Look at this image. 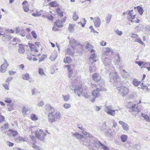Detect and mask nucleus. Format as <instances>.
<instances>
[{
    "instance_id": "1",
    "label": "nucleus",
    "mask_w": 150,
    "mask_h": 150,
    "mask_svg": "<svg viewBox=\"0 0 150 150\" xmlns=\"http://www.w3.org/2000/svg\"><path fill=\"white\" fill-rule=\"evenodd\" d=\"M102 59L103 62L105 66L106 70L110 73L109 75L110 79L115 81L118 78V76L117 72H112V71H114V68L111 63V59L108 58L104 57L103 56Z\"/></svg>"
},
{
    "instance_id": "2",
    "label": "nucleus",
    "mask_w": 150,
    "mask_h": 150,
    "mask_svg": "<svg viewBox=\"0 0 150 150\" xmlns=\"http://www.w3.org/2000/svg\"><path fill=\"white\" fill-rule=\"evenodd\" d=\"M91 87L93 88H96L93 90L92 92V95L94 98L92 99L91 101L93 103L95 101V98H98L100 96L99 92L100 91H103L105 90L104 88L102 86H101L99 84H97V85L94 84L93 83L91 84Z\"/></svg>"
},
{
    "instance_id": "3",
    "label": "nucleus",
    "mask_w": 150,
    "mask_h": 150,
    "mask_svg": "<svg viewBox=\"0 0 150 150\" xmlns=\"http://www.w3.org/2000/svg\"><path fill=\"white\" fill-rule=\"evenodd\" d=\"M73 135L76 139H78L84 145L86 146L91 145V140L88 138H87V137H86L85 136H83L78 132H76Z\"/></svg>"
},
{
    "instance_id": "4",
    "label": "nucleus",
    "mask_w": 150,
    "mask_h": 150,
    "mask_svg": "<svg viewBox=\"0 0 150 150\" xmlns=\"http://www.w3.org/2000/svg\"><path fill=\"white\" fill-rule=\"evenodd\" d=\"M117 110H113V107L112 105H107L105 106L104 111L108 115L112 116H115L116 115L115 111Z\"/></svg>"
},
{
    "instance_id": "5",
    "label": "nucleus",
    "mask_w": 150,
    "mask_h": 150,
    "mask_svg": "<svg viewBox=\"0 0 150 150\" xmlns=\"http://www.w3.org/2000/svg\"><path fill=\"white\" fill-rule=\"evenodd\" d=\"M35 135L38 139L41 141H43L45 139L46 134L42 130L40 129L36 131Z\"/></svg>"
},
{
    "instance_id": "6",
    "label": "nucleus",
    "mask_w": 150,
    "mask_h": 150,
    "mask_svg": "<svg viewBox=\"0 0 150 150\" xmlns=\"http://www.w3.org/2000/svg\"><path fill=\"white\" fill-rule=\"evenodd\" d=\"M136 106V104L132 102H129L127 103V107L132 112H135L137 113L140 112V110L138 108V106Z\"/></svg>"
},
{
    "instance_id": "7",
    "label": "nucleus",
    "mask_w": 150,
    "mask_h": 150,
    "mask_svg": "<svg viewBox=\"0 0 150 150\" xmlns=\"http://www.w3.org/2000/svg\"><path fill=\"white\" fill-rule=\"evenodd\" d=\"M128 18L129 20L131 22L137 23L139 22V20L137 18H135L136 14L134 13H131L130 11H128Z\"/></svg>"
},
{
    "instance_id": "8",
    "label": "nucleus",
    "mask_w": 150,
    "mask_h": 150,
    "mask_svg": "<svg viewBox=\"0 0 150 150\" xmlns=\"http://www.w3.org/2000/svg\"><path fill=\"white\" fill-rule=\"evenodd\" d=\"M72 85L75 86H75L74 88H73V87L72 88H71V89L72 90H74V92L76 93H77L79 96H82L83 91L82 90L81 87V86L80 85H75V83H72Z\"/></svg>"
},
{
    "instance_id": "9",
    "label": "nucleus",
    "mask_w": 150,
    "mask_h": 150,
    "mask_svg": "<svg viewBox=\"0 0 150 150\" xmlns=\"http://www.w3.org/2000/svg\"><path fill=\"white\" fill-rule=\"evenodd\" d=\"M120 93L123 96L127 95L129 91V90L128 87L122 86L118 89Z\"/></svg>"
},
{
    "instance_id": "10",
    "label": "nucleus",
    "mask_w": 150,
    "mask_h": 150,
    "mask_svg": "<svg viewBox=\"0 0 150 150\" xmlns=\"http://www.w3.org/2000/svg\"><path fill=\"white\" fill-rule=\"evenodd\" d=\"M4 60V63L1 65L0 67V72L1 73H4L5 72L7 68L9 65L7 60L5 59Z\"/></svg>"
},
{
    "instance_id": "11",
    "label": "nucleus",
    "mask_w": 150,
    "mask_h": 150,
    "mask_svg": "<svg viewBox=\"0 0 150 150\" xmlns=\"http://www.w3.org/2000/svg\"><path fill=\"white\" fill-rule=\"evenodd\" d=\"M95 51L93 50L92 49L91 50V54L89 58V59L91 62L93 61V62H96L97 60V56L95 54ZM91 62L92 63V62Z\"/></svg>"
},
{
    "instance_id": "12",
    "label": "nucleus",
    "mask_w": 150,
    "mask_h": 150,
    "mask_svg": "<svg viewBox=\"0 0 150 150\" xmlns=\"http://www.w3.org/2000/svg\"><path fill=\"white\" fill-rule=\"evenodd\" d=\"M93 22L95 27L97 28L99 27L101 24V21L99 17L97 16L94 17Z\"/></svg>"
},
{
    "instance_id": "13",
    "label": "nucleus",
    "mask_w": 150,
    "mask_h": 150,
    "mask_svg": "<svg viewBox=\"0 0 150 150\" xmlns=\"http://www.w3.org/2000/svg\"><path fill=\"white\" fill-rule=\"evenodd\" d=\"M118 123L121 125L122 128L125 131H127L129 129V126L127 124L122 121H119Z\"/></svg>"
},
{
    "instance_id": "14",
    "label": "nucleus",
    "mask_w": 150,
    "mask_h": 150,
    "mask_svg": "<svg viewBox=\"0 0 150 150\" xmlns=\"http://www.w3.org/2000/svg\"><path fill=\"white\" fill-rule=\"evenodd\" d=\"M92 78L93 80L96 81H98L101 79V76L97 73H95L92 75Z\"/></svg>"
},
{
    "instance_id": "15",
    "label": "nucleus",
    "mask_w": 150,
    "mask_h": 150,
    "mask_svg": "<svg viewBox=\"0 0 150 150\" xmlns=\"http://www.w3.org/2000/svg\"><path fill=\"white\" fill-rule=\"evenodd\" d=\"M110 52H112V50L108 47L105 48L102 50V53L103 55H108V54Z\"/></svg>"
},
{
    "instance_id": "16",
    "label": "nucleus",
    "mask_w": 150,
    "mask_h": 150,
    "mask_svg": "<svg viewBox=\"0 0 150 150\" xmlns=\"http://www.w3.org/2000/svg\"><path fill=\"white\" fill-rule=\"evenodd\" d=\"M69 43L70 44L72 48H74L75 45H79L80 44L75 41L74 39H71L70 40Z\"/></svg>"
},
{
    "instance_id": "17",
    "label": "nucleus",
    "mask_w": 150,
    "mask_h": 150,
    "mask_svg": "<svg viewBox=\"0 0 150 150\" xmlns=\"http://www.w3.org/2000/svg\"><path fill=\"white\" fill-rule=\"evenodd\" d=\"M116 61L115 64L117 66H120L121 65V58L119 54L117 55V57H115Z\"/></svg>"
},
{
    "instance_id": "18",
    "label": "nucleus",
    "mask_w": 150,
    "mask_h": 150,
    "mask_svg": "<svg viewBox=\"0 0 150 150\" xmlns=\"http://www.w3.org/2000/svg\"><path fill=\"white\" fill-rule=\"evenodd\" d=\"M49 121L50 122L52 123L55 121V120L54 117V115L53 112H51L48 115Z\"/></svg>"
},
{
    "instance_id": "19",
    "label": "nucleus",
    "mask_w": 150,
    "mask_h": 150,
    "mask_svg": "<svg viewBox=\"0 0 150 150\" xmlns=\"http://www.w3.org/2000/svg\"><path fill=\"white\" fill-rule=\"evenodd\" d=\"M28 45L31 51H34L36 52H38V50L36 48V47L35 45L30 43H29Z\"/></svg>"
},
{
    "instance_id": "20",
    "label": "nucleus",
    "mask_w": 150,
    "mask_h": 150,
    "mask_svg": "<svg viewBox=\"0 0 150 150\" xmlns=\"http://www.w3.org/2000/svg\"><path fill=\"white\" fill-rule=\"evenodd\" d=\"M65 67H67L69 76V78H71V74L73 73V71L71 68L70 65H66Z\"/></svg>"
},
{
    "instance_id": "21",
    "label": "nucleus",
    "mask_w": 150,
    "mask_h": 150,
    "mask_svg": "<svg viewBox=\"0 0 150 150\" xmlns=\"http://www.w3.org/2000/svg\"><path fill=\"white\" fill-rule=\"evenodd\" d=\"M9 128V125L8 123L4 124L3 126L1 127L0 129L2 132L5 130Z\"/></svg>"
},
{
    "instance_id": "22",
    "label": "nucleus",
    "mask_w": 150,
    "mask_h": 150,
    "mask_svg": "<svg viewBox=\"0 0 150 150\" xmlns=\"http://www.w3.org/2000/svg\"><path fill=\"white\" fill-rule=\"evenodd\" d=\"M120 139L122 142H125L128 139V136L125 134H123L121 135Z\"/></svg>"
},
{
    "instance_id": "23",
    "label": "nucleus",
    "mask_w": 150,
    "mask_h": 150,
    "mask_svg": "<svg viewBox=\"0 0 150 150\" xmlns=\"http://www.w3.org/2000/svg\"><path fill=\"white\" fill-rule=\"evenodd\" d=\"M57 56V52H53L51 55L50 59L52 61H54Z\"/></svg>"
},
{
    "instance_id": "24",
    "label": "nucleus",
    "mask_w": 150,
    "mask_h": 150,
    "mask_svg": "<svg viewBox=\"0 0 150 150\" xmlns=\"http://www.w3.org/2000/svg\"><path fill=\"white\" fill-rule=\"evenodd\" d=\"M18 52L20 53H23L25 51L23 46L21 44H19L18 46Z\"/></svg>"
},
{
    "instance_id": "25",
    "label": "nucleus",
    "mask_w": 150,
    "mask_h": 150,
    "mask_svg": "<svg viewBox=\"0 0 150 150\" xmlns=\"http://www.w3.org/2000/svg\"><path fill=\"white\" fill-rule=\"evenodd\" d=\"M112 15L110 14H107L105 17V22L106 23H109L111 20L112 18Z\"/></svg>"
},
{
    "instance_id": "26",
    "label": "nucleus",
    "mask_w": 150,
    "mask_h": 150,
    "mask_svg": "<svg viewBox=\"0 0 150 150\" xmlns=\"http://www.w3.org/2000/svg\"><path fill=\"white\" fill-rule=\"evenodd\" d=\"M27 141V139L26 137L23 138L21 136L17 137L16 139V141L18 142H20L21 141Z\"/></svg>"
},
{
    "instance_id": "27",
    "label": "nucleus",
    "mask_w": 150,
    "mask_h": 150,
    "mask_svg": "<svg viewBox=\"0 0 150 150\" xmlns=\"http://www.w3.org/2000/svg\"><path fill=\"white\" fill-rule=\"evenodd\" d=\"M54 117L56 120H59L61 117V115L60 113L59 112H56L54 115Z\"/></svg>"
},
{
    "instance_id": "28",
    "label": "nucleus",
    "mask_w": 150,
    "mask_h": 150,
    "mask_svg": "<svg viewBox=\"0 0 150 150\" xmlns=\"http://www.w3.org/2000/svg\"><path fill=\"white\" fill-rule=\"evenodd\" d=\"M94 143L96 147L98 149L102 148V146L103 144L100 142L98 141H96Z\"/></svg>"
},
{
    "instance_id": "29",
    "label": "nucleus",
    "mask_w": 150,
    "mask_h": 150,
    "mask_svg": "<svg viewBox=\"0 0 150 150\" xmlns=\"http://www.w3.org/2000/svg\"><path fill=\"white\" fill-rule=\"evenodd\" d=\"M133 84L135 86L137 87L140 84L141 82L140 81H138L136 79H133L132 82Z\"/></svg>"
},
{
    "instance_id": "30",
    "label": "nucleus",
    "mask_w": 150,
    "mask_h": 150,
    "mask_svg": "<svg viewBox=\"0 0 150 150\" xmlns=\"http://www.w3.org/2000/svg\"><path fill=\"white\" fill-rule=\"evenodd\" d=\"M132 144H129V146L128 148L129 149H139V146L138 144H134L133 147V148H132Z\"/></svg>"
},
{
    "instance_id": "31",
    "label": "nucleus",
    "mask_w": 150,
    "mask_h": 150,
    "mask_svg": "<svg viewBox=\"0 0 150 150\" xmlns=\"http://www.w3.org/2000/svg\"><path fill=\"white\" fill-rule=\"evenodd\" d=\"M29 111V109L25 107H23L22 110V114L23 115H26L28 114L27 112Z\"/></svg>"
},
{
    "instance_id": "32",
    "label": "nucleus",
    "mask_w": 150,
    "mask_h": 150,
    "mask_svg": "<svg viewBox=\"0 0 150 150\" xmlns=\"http://www.w3.org/2000/svg\"><path fill=\"white\" fill-rule=\"evenodd\" d=\"M96 70V68L94 64H91L89 68V71L91 72H95Z\"/></svg>"
},
{
    "instance_id": "33",
    "label": "nucleus",
    "mask_w": 150,
    "mask_h": 150,
    "mask_svg": "<svg viewBox=\"0 0 150 150\" xmlns=\"http://www.w3.org/2000/svg\"><path fill=\"white\" fill-rule=\"evenodd\" d=\"M62 97L64 99V100L65 101H69L70 98V95L69 94L67 95H62Z\"/></svg>"
},
{
    "instance_id": "34",
    "label": "nucleus",
    "mask_w": 150,
    "mask_h": 150,
    "mask_svg": "<svg viewBox=\"0 0 150 150\" xmlns=\"http://www.w3.org/2000/svg\"><path fill=\"white\" fill-rule=\"evenodd\" d=\"M62 21H60L59 20L57 21L54 23V24L58 28H60L62 26Z\"/></svg>"
},
{
    "instance_id": "35",
    "label": "nucleus",
    "mask_w": 150,
    "mask_h": 150,
    "mask_svg": "<svg viewBox=\"0 0 150 150\" xmlns=\"http://www.w3.org/2000/svg\"><path fill=\"white\" fill-rule=\"evenodd\" d=\"M49 5L52 7H57L59 6V4L55 1L50 2L49 4Z\"/></svg>"
},
{
    "instance_id": "36",
    "label": "nucleus",
    "mask_w": 150,
    "mask_h": 150,
    "mask_svg": "<svg viewBox=\"0 0 150 150\" xmlns=\"http://www.w3.org/2000/svg\"><path fill=\"white\" fill-rule=\"evenodd\" d=\"M30 117L31 119L34 121L37 120L38 119V117L35 114H32L30 116Z\"/></svg>"
},
{
    "instance_id": "37",
    "label": "nucleus",
    "mask_w": 150,
    "mask_h": 150,
    "mask_svg": "<svg viewBox=\"0 0 150 150\" xmlns=\"http://www.w3.org/2000/svg\"><path fill=\"white\" fill-rule=\"evenodd\" d=\"M72 61V59L70 57H67L64 59V62L65 63H70Z\"/></svg>"
},
{
    "instance_id": "38",
    "label": "nucleus",
    "mask_w": 150,
    "mask_h": 150,
    "mask_svg": "<svg viewBox=\"0 0 150 150\" xmlns=\"http://www.w3.org/2000/svg\"><path fill=\"white\" fill-rule=\"evenodd\" d=\"M31 92L32 96L36 95L40 93L38 91V89L36 88L33 89L31 91Z\"/></svg>"
},
{
    "instance_id": "39",
    "label": "nucleus",
    "mask_w": 150,
    "mask_h": 150,
    "mask_svg": "<svg viewBox=\"0 0 150 150\" xmlns=\"http://www.w3.org/2000/svg\"><path fill=\"white\" fill-rule=\"evenodd\" d=\"M8 110L9 111H11L13 110V104H8L7 105Z\"/></svg>"
},
{
    "instance_id": "40",
    "label": "nucleus",
    "mask_w": 150,
    "mask_h": 150,
    "mask_svg": "<svg viewBox=\"0 0 150 150\" xmlns=\"http://www.w3.org/2000/svg\"><path fill=\"white\" fill-rule=\"evenodd\" d=\"M141 116H142L144 119L146 120L147 121L150 122V118L147 115L143 113H142Z\"/></svg>"
},
{
    "instance_id": "41",
    "label": "nucleus",
    "mask_w": 150,
    "mask_h": 150,
    "mask_svg": "<svg viewBox=\"0 0 150 150\" xmlns=\"http://www.w3.org/2000/svg\"><path fill=\"white\" fill-rule=\"evenodd\" d=\"M22 77L23 79L28 80L30 78V76L28 74H25L22 75Z\"/></svg>"
},
{
    "instance_id": "42",
    "label": "nucleus",
    "mask_w": 150,
    "mask_h": 150,
    "mask_svg": "<svg viewBox=\"0 0 150 150\" xmlns=\"http://www.w3.org/2000/svg\"><path fill=\"white\" fill-rule=\"evenodd\" d=\"M82 96H84L86 98H90V96L88 94L87 91H84Z\"/></svg>"
},
{
    "instance_id": "43",
    "label": "nucleus",
    "mask_w": 150,
    "mask_h": 150,
    "mask_svg": "<svg viewBox=\"0 0 150 150\" xmlns=\"http://www.w3.org/2000/svg\"><path fill=\"white\" fill-rule=\"evenodd\" d=\"M66 54L72 56L73 55V52L72 51H71V49L69 48H68L67 50Z\"/></svg>"
},
{
    "instance_id": "44",
    "label": "nucleus",
    "mask_w": 150,
    "mask_h": 150,
    "mask_svg": "<svg viewBox=\"0 0 150 150\" xmlns=\"http://www.w3.org/2000/svg\"><path fill=\"white\" fill-rule=\"evenodd\" d=\"M123 72V78H127L129 76V74L125 70H123L122 71Z\"/></svg>"
},
{
    "instance_id": "45",
    "label": "nucleus",
    "mask_w": 150,
    "mask_h": 150,
    "mask_svg": "<svg viewBox=\"0 0 150 150\" xmlns=\"http://www.w3.org/2000/svg\"><path fill=\"white\" fill-rule=\"evenodd\" d=\"M9 132L13 136H16L18 134V132L17 131H13L10 129L9 130Z\"/></svg>"
},
{
    "instance_id": "46",
    "label": "nucleus",
    "mask_w": 150,
    "mask_h": 150,
    "mask_svg": "<svg viewBox=\"0 0 150 150\" xmlns=\"http://www.w3.org/2000/svg\"><path fill=\"white\" fill-rule=\"evenodd\" d=\"M59 16H62L63 15V12L60 10V8L58 7L56 10Z\"/></svg>"
},
{
    "instance_id": "47",
    "label": "nucleus",
    "mask_w": 150,
    "mask_h": 150,
    "mask_svg": "<svg viewBox=\"0 0 150 150\" xmlns=\"http://www.w3.org/2000/svg\"><path fill=\"white\" fill-rule=\"evenodd\" d=\"M73 18L74 21H76L78 18L79 16L76 12H74L73 14Z\"/></svg>"
},
{
    "instance_id": "48",
    "label": "nucleus",
    "mask_w": 150,
    "mask_h": 150,
    "mask_svg": "<svg viewBox=\"0 0 150 150\" xmlns=\"http://www.w3.org/2000/svg\"><path fill=\"white\" fill-rule=\"evenodd\" d=\"M137 9L139 14L142 15L143 14V11L142 8L141 7L138 6L137 7Z\"/></svg>"
},
{
    "instance_id": "49",
    "label": "nucleus",
    "mask_w": 150,
    "mask_h": 150,
    "mask_svg": "<svg viewBox=\"0 0 150 150\" xmlns=\"http://www.w3.org/2000/svg\"><path fill=\"white\" fill-rule=\"evenodd\" d=\"M134 42H137L140 44H141L143 45H144V44L143 43L142 41L141 40V39L139 38H136L134 41Z\"/></svg>"
},
{
    "instance_id": "50",
    "label": "nucleus",
    "mask_w": 150,
    "mask_h": 150,
    "mask_svg": "<svg viewBox=\"0 0 150 150\" xmlns=\"http://www.w3.org/2000/svg\"><path fill=\"white\" fill-rule=\"evenodd\" d=\"M108 136H112V131L110 129H108L106 132Z\"/></svg>"
},
{
    "instance_id": "51",
    "label": "nucleus",
    "mask_w": 150,
    "mask_h": 150,
    "mask_svg": "<svg viewBox=\"0 0 150 150\" xmlns=\"http://www.w3.org/2000/svg\"><path fill=\"white\" fill-rule=\"evenodd\" d=\"M4 102L8 103H11L12 102V100L11 98L6 97L4 99Z\"/></svg>"
},
{
    "instance_id": "52",
    "label": "nucleus",
    "mask_w": 150,
    "mask_h": 150,
    "mask_svg": "<svg viewBox=\"0 0 150 150\" xmlns=\"http://www.w3.org/2000/svg\"><path fill=\"white\" fill-rule=\"evenodd\" d=\"M23 8L24 11L25 12H28L29 11L28 5H24Z\"/></svg>"
},
{
    "instance_id": "53",
    "label": "nucleus",
    "mask_w": 150,
    "mask_h": 150,
    "mask_svg": "<svg viewBox=\"0 0 150 150\" xmlns=\"http://www.w3.org/2000/svg\"><path fill=\"white\" fill-rule=\"evenodd\" d=\"M86 43H87V45H86V49H88V50H89L90 49L93 48V46L92 45L89 43H88L87 42H86Z\"/></svg>"
},
{
    "instance_id": "54",
    "label": "nucleus",
    "mask_w": 150,
    "mask_h": 150,
    "mask_svg": "<svg viewBox=\"0 0 150 150\" xmlns=\"http://www.w3.org/2000/svg\"><path fill=\"white\" fill-rule=\"evenodd\" d=\"M111 122L112 123V126L114 128H115L117 125V123L115 121V120L112 119L111 120Z\"/></svg>"
},
{
    "instance_id": "55",
    "label": "nucleus",
    "mask_w": 150,
    "mask_h": 150,
    "mask_svg": "<svg viewBox=\"0 0 150 150\" xmlns=\"http://www.w3.org/2000/svg\"><path fill=\"white\" fill-rule=\"evenodd\" d=\"M115 32L118 35L121 36L122 34V32L121 31H120L118 30H115Z\"/></svg>"
},
{
    "instance_id": "56",
    "label": "nucleus",
    "mask_w": 150,
    "mask_h": 150,
    "mask_svg": "<svg viewBox=\"0 0 150 150\" xmlns=\"http://www.w3.org/2000/svg\"><path fill=\"white\" fill-rule=\"evenodd\" d=\"M63 107L67 109L70 108L71 106L69 103H65L64 104Z\"/></svg>"
},
{
    "instance_id": "57",
    "label": "nucleus",
    "mask_w": 150,
    "mask_h": 150,
    "mask_svg": "<svg viewBox=\"0 0 150 150\" xmlns=\"http://www.w3.org/2000/svg\"><path fill=\"white\" fill-rule=\"evenodd\" d=\"M69 30L70 32H72L74 30V26L70 24L69 26Z\"/></svg>"
},
{
    "instance_id": "58",
    "label": "nucleus",
    "mask_w": 150,
    "mask_h": 150,
    "mask_svg": "<svg viewBox=\"0 0 150 150\" xmlns=\"http://www.w3.org/2000/svg\"><path fill=\"white\" fill-rule=\"evenodd\" d=\"M5 117L2 115H0V123L5 121Z\"/></svg>"
},
{
    "instance_id": "59",
    "label": "nucleus",
    "mask_w": 150,
    "mask_h": 150,
    "mask_svg": "<svg viewBox=\"0 0 150 150\" xmlns=\"http://www.w3.org/2000/svg\"><path fill=\"white\" fill-rule=\"evenodd\" d=\"M38 71L39 74L41 75H43L45 74L43 69L41 68L39 69Z\"/></svg>"
},
{
    "instance_id": "60",
    "label": "nucleus",
    "mask_w": 150,
    "mask_h": 150,
    "mask_svg": "<svg viewBox=\"0 0 150 150\" xmlns=\"http://www.w3.org/2000/svg\"><path fill=\"white\" fill-rule=\"evenodd\" d=\"M30 137L31 139V140L32 141V143H36L35 138L34 136L33 135H30Z\"/></svg>"
},
{
    "instance_id": "61",
    "label": "nucleus",
    "mask_w": 150,
    "mask_h": 150,
    "mask_svg": "<svg viewBox=\"0 0 150 150\" xmlns=\"http://www.w3.org/2000/svg\"><path fill=\"white\" fill-rule=\"evenodd\" d=\"M41 14L39 12H36L34 13H33L32 15L34 17H38L41 15Z\"/></svg>"
},
{
    "instance_id": "62",
    "label": "nucleus",
    "mask_w": 150,
    "mask_h": 150,
    "mask_svg": "<svg viewBox=\"0 0 150 150\" xmlns=\"http://www.w3.org/2000/svg\"><path fill=\"white\" fill-rule=\"evenodd\" d=\"M18 41H19V39L18 38H14L13 39V42H14V43H13V45H15L17 43V42H18Z\"/></svg>"
},
{
    "instance_id": "63",
    "label": "nucleus",
    "mask_w": 150,
    "mask_h": 150,
    "mask_svg": "<svg viewBox=\"0 0 150 150\" xmlns=\"http://www.w3.org/2000/svg\"><path fill=\"white\" fill-rule=\"evenodd\" d=\"M12 78H8L6 80V83L8 84L9 85L10 82L12 80Z\"/></svg>"
},
{
    "instance_id": "64",
    "label": "nucleus",
    "mask_w": 150,
    "mask_h": 150,
    "mask_svg": "<svg viewBox=\"0 0 150 150\" xmlns=\"http://www.w3.org/2000/svg\"><path fill=\"white\" fill-rule=\"evenodd\" d=\"M31 34L33 37L36 39L37 37V35L35 32L34 31H32L31 32Z\"/></svg>"
}]
</instances>
